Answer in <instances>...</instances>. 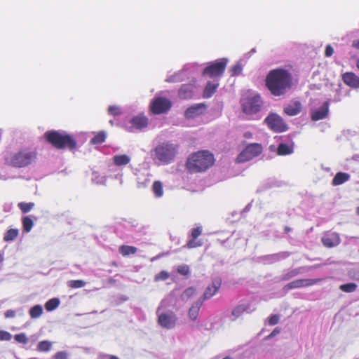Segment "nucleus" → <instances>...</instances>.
I'll return each mask as SVG.
<instances>
[{"mask_svg":"<svg viewBox=\"0 0 359 359\" xmlns=\"http://www.w3.org/2000/svg\"><path fill=\"white\" fill-rule=\"evenodd\" d=\"M203 302V299H198L194 302L188 311L189 317L192 320H196L198 316L199 311Z\"/></svg>","mask_w":359,"mask_h":359,"instance_id":"21","label":"nucleus"},{"mask_svg":"<svg viewBox=\"0 0 359 359\" xmlns=\"http://www.w3.org/2000/svg\"><path fill=\"white\" fill-rule=\"evenodd\" d=\"M14 339L16 341L20 344H26L28 342V339L25 334L20 333L14 336Z\"/></svg>","mask_w":359,"mask_h":359,"instance_id":"42","label":"nucleus"},{"mask_svg":"<svg viewBox=\"0 0 359 359\" xmlns=\"http://www.w3.org/2000/svg\"><path fill=\"white\" fill-rule=\"evenodd\" d=\"M152 191L156 197H161L163 195V184L160 181H155L152 185Z\"/></svg>","mask_w":359,"mask_h":359,"instance_id":"32","label":"nucleus"},{"mask_svg":"<svg viewBox=\"0 0 359 359\" xmlns=\"http://www.w3.org/2000/svg\"><path fill=\"white\" fill-rule=\"evenodd\" d=\"M268 127L274 132L281 133L287 130L283 119L276 114H270L264 120Z\"/></svg>","mask_w":359,"mask_h":359,"instance_id":"10","label":"nucleus"},{"mask_svg":"<svg viewBox=\"0 0 359 359\" xmlns=\"http://www.w3.org/2000/svg\"><path fill=\"white\" fill-rule=\"evenodd\" d=\"M19 234V231L17 229H8L4 236V241L5 242H10L15 240Z\"/></svg>","mask_w":359,"mask_h":359,"instance_id":"30","label":"nucleus"},{"mask_svg":"<svg viewBox=\"0 0 359 359\" xmlns=\"http://www.w3.org/2000/svg\"><path fill=\"white\" fill-rule=\"evenodd\" d=\"M241 104L243 113L251 117L260 111L262 100L259 95H248L241 100Z\"/></svg>","mask_w":359,"mask_h":359,"instance_id":"6","label":"nucleus"},{"mask_svg":"<svg viewBox=\"0 0 359 359\" xmlns=\"http://www.w3.org/2000/svg\"><path fill=\"white\" fill-rule=\"evenodd\" d=\"M197 295L196 288L195 287H189L184 290L181 294V299L183 301H189Z\"/></svg>","mask_w":359,"mask_h":359,"instance_id":"26","label":"nucleus"},{"mask_svg":"<svg viewBox=\"0 0 359 359\" xmlns=\"http://www.w3.org/2000/svg\"><path fill=\"white\" fill-rule=\"evenodd\" d=\"M51 346H52L51 342H50L47 340H43V341H40L38 344L37 349L39 351L47 352L50 350Z\"/></svg>","mask_w":359,"mask_h":359,"instance_id":"36","label":"nucleus"},{"mask_svg":"<svg viewBox=\"0 0 359 359\" xmlns=\"http://www.w3.org/2000/svg\"><path fill=\"white\" fill-rule=\"evenodd\" d=\"M118 250H119V252L123 257H126V256H129L130 255H135L137 251V248L135 246L123 245L119 247Z\"/></svg>","mask_w":359,"mask_h":359,"instance_id":"28","label":"nucleus"},{"mask_svg":"<svg viewBox=\"0 0 359 359\" xmlns=\"http://www.w3.org/2000/svg\"><path fill=\"white\" fill-rule=\"evenodd\" d=\"M35 206V203L33 202H20L18 204V208L21 210V212L24 214L28 213L30 212Z\"/></svg>","mask_w":359,"mask_h":359,"instance_id":"33","label":"nucleus"},{"mask_svg":"<svg viewBox=\"0 0 359 359\" xmlns=\"http://www.w3.org/2000/svg\"><path fill=\"white\" fill-rule=\"evenodd\" d=\"M130 161V158L126 154L115 155L113 157V162L117 166L126 165Z\"/></svg>","mask_w":359,"mask_h":359,"instance_id":"27","label":"nucleus"},{"mask_svg":"<svg viewBox=\"0 0 359 359\" xmlns=\"http://www.w3.org/2000/svg\"><path fill=\"white\" fill-rule=\"evenodd\" d=\"M60 304V300L57 298H52L45 304V308L47 311H51L55 309Z\"/></svg>","mask_w":359,"mask_h":359,"instance_id":"34","label":"nucleus"},{"mask_svg":"<svg viewBox=\"0 0 359 359\" xmlns=\"http://www.w3.org/2000/svg\"><path fill=\"white\" fill-rule=\"evenodd\" d=\"M321 280L322 279L320 278H305L295 280L285 285L283 287V290L285 291H288L292 289L309 287L319 283L320 281H321Z\"/></svg>","mask_w":359,"mask_h":359,"instance_id":"12","label":"nucleus"},{"mask_svg":"<svg viewBox=\"0 0 359 359\" xmlns=\"http://www.w3.org/2000/svg\"><path fill=\"white\" fill-rule=\"evenodd\" d=\"M250 305L249 304H239L236 306L231 312L232 316L234 317L233 320L239 318L245 312H249Z\"/></svg>","mask_w":359,"mask_h":359,"instance_id":"25","label":"nucleus"},{"mask_svg":"<svg viewBox=\"0 0 359 359\" xmlns=\"http://www.w3.org/2000/svg\"><path fill=\"white\" fill-rule=\"evenodd\" d=\"M172 102L165 97H154L149 106L150 112L155 115L167 113L172 107Z\"/></svg>","mask_w":359,"mask_h":359,"instance_id":"7","label":"nucleus"},{"mask_svg":"<svg viewBox=\"0 0 359 359\" xmlns=\"http://www.w3.org/2000/svg\"><path fill=\"white\" fill-rule=\"evenodd\" d=\"M265 85L273 95H283L292 86V74L282 68L272 69L266 77Z\"/></svg>","mask_w":359,"mask_h":359,"instance_id":"1","label":"nucleus"},{"mask_svg":"<svg viewBox=\"0 0 359 359\" xmlns=\"http://www.w3.org/2000/svg\"><path fill=\"white\" fill-rule=\"evenodd\" d=\"M280 332V330L278 328H275L270 334H269L267 337H266V339H271L273 337H275L276 334H279Z\"/></svg>","mask_w":359,"mask_h":359,"instance_id":"50","label":"nucleus"},{"mask_svg":"<svg viewBox=\"0 0 359 359\" xmlns=\"http://www.w3.org/2000/svg\"><path fill=\"white\" fill-rule=\"evenodd\" d=\"M207 109V105L205 103H198L191 106L184 111V116L188 118H194L203 114Z\"/></svg>","mask_w":359,"mask_h":359,"instance_id":"16","label":"nucleus"},{"mask_svg":"<svg viewBox=\"0 0 359 359\" xmlns=\"http://www.w3.org/2000/svg\"><path fill=\"white\" fill-rule=\"evenodd\" d=\"M176 148L172 144L162 143L151 151L153 160H157L161 164H168L173 161L176 155Z\"/></svg>","mask_w":359,"mask_h":359,"instance_id":"5","label":"nucleus"},{"mask_svg":"<svg viewBox=\"0 0 359 359\" xmlns=\"http://www.w3.org/2000/svg\"><path fill=\"white\" fill-rule=\"evenodd\" d=\"M107 138V134L104 131L97 133L94 137L90 140L91 144H100L103 143Z\"/></svg>","mask_w":359,"mask_h":359,"instance_id":"29","label":"nucleus"},{"mask_svg":"<svg viewBox=\"0 0 359 359\" xmlns=\"http://www.w3.org/2000/svg\"><path fill=\"white\" fill-rule=\"evenodd\" d=\"M345 84L352 88H359V77L353 72H346L342 75Z\"/></svg>","mask_w":359,"mask_h":359,"instance_id":"20","label":"nucleus"},{"mask_svg":"<svg viewBox=\"0 0 359 359\" xmlns=\"http://www.w3.org/2000/svg\"><path fill=\"white\" fill-rule=\"evenodd\" d=\"M294 149L292 145L285 143H280L277 148V154L279 156H286L293 153Z\"/></svg>","mask_w":359,"mask_h":359,"instance_id":"24","label":"nucleus"},{"mask_svg":"<svg viewBox=\"0 0 359 359\" xmlns=\"http://www.w3.org/2000/svg\"><path fill=\"white\" fill-rule=\"evenodd\" d=\"M299 273H300V269H294L288 272L283 274L281 277L282 280H288L290 278L297 276Z\"/></svg>","mask_w":359,"mask_h":359,"instance_id":"38","label":"nucleus"},{"mask_svg":"<svg viewBox=\"0 0 359 359\" xmlns=\"http://www.w3.org/2000/svg\"><path fill=\"white\" fill-rule=\"evenodd\" d=\"M169 278V273L165 271H162L154 277L155 281L165 280Z\"/></svg>","mask_w":359,"mask_h":359,"instance_id":"43","label":"nucleus"},{"mask_svg":"<svg viewBox=\"0 0 359 359\" xmlns=\"http://www.w3.org/2000/svg\"><path fill=\"white\" fill-rule=\"evenodd\" d=\"M109 359H118V358L114 355H111Z\"/></svg>","mask_w":359,"mask_h":359,"instance_id":"54","label":"nucleus"},{"mask_svg":"<svg viewBox=\"0 0 359 359\" xmlns=\"http://www.w3.org/2000/svg\"><path fill=\"white\" fill-rule=\"evenodd\" d=\"M67 285L71 288H81L86 285V283L82 280H72L67 282Z\"/></svg>","mask_w":359,"mask_h":359,"instance_id":"39","label":"nucleus"},{"mask_svg":"<svg viewBox=\"0 0 359 359\" xmlns=\"http://www.w3.org/2000/svg\"><path fill=\"white\" fill-rule=\"evenodd\" d=\"M46 140L57 149H67L73 151L77 147L76 140L74 137L66 133H60L57 130H48L45 133Z\"/></svg>","mask_w":359,"mask_h":359,"instance_id":"3","label":"nucleus"},{"mask_svg":"<svg viewBox=\"0 0 359 359\" xmlns=\"http://www.w3.org/2000/svg\"><path fill=\"white\" fill-rule=\"evenodd\" d=\"M242 65L239 63H236L230 69L231 75L233 76H238L242 72Z\"/></svg>","mask_w":359,"mask_h":359,"instance_id":"41","label":"nucleus"},{"mask_svg":"<svg viewBox=\"0 0 359 359\" xmlns=\"http://www.w3.org/2000/svg\"><path fill=\"white\" fill-rule=\"evenodd\" d=\"M290 231H291V229L289 226H285L284 232L285 233H288Z\"/></svg>","mask_w":359,"mask_h":359,"instance_id":"53","label":"nucleus"},{"mask_svg":"<svg viewBox=\"0 0 359 359\" xmlns=\"http://www.w3.org/2000/svg\"><path fill=\"white\" fill-rule=\"evenodd\" d=\"M262 151L263 147L261 144H250L238 155L236 161L239 163L249 161L259 156Z\"/></svg>","mask_w":359,"mask_h":359,"instance_id":"9","label":"nucleus"},{"mask_svg":"<svg viewBox=\"0 0 359 359\" xmlns=\"http://www.w3.org/2000/svg\"><path fill=\"white\" fill-rule=\"evenodd\" d=\"M356 67L359 69V59L357 60Z\"/></svg>","mask_w":359,"mask_h":359,"instance_id":"55","label":"nucleus"},{"mask_svg":"<svg viewBox=\"0 0 359 359\" xmlns=\"http://www.w3.org/2000/svg\"><path fill=\"white\" fill-rule=\"evenodd\" d=\"M12 335L7 331L0 330V341H10Z\"/></svg>","mask_w":359,"mask_h":359,"instance_id":"44","label":"nucleus"},{"mask_svg":"<svg viewBox=\"0 0 359 359\" xmlns=\"http://www.w3.org/2000/svg\"><path fill=\"white\" fill-rule=\"evenodd\" d=\"M228 60L221 58L210 63L203 71V75L210 78H219L224 74Z\"/></svg>","mask_w":359,"mask_h":359,"instance_id":"8","label":"nucleus"},{"mask_svg":"<svg viewBox=\"0 0 359 359\" xmlns=\"http://www.w3.org/2000/svg\"><path fill=\"white\" fill-rule=\"evenodd\" d=\"M4 315L6 318H13L15 316V311L14 310L9 309L5 312Z\"/></svg>","mask_w":359,"mask_h":359,"instance_id":"49","label":"nucleus"},{"mask_svg":"<svg viewBox=\"0 0 359 359\" xmlns=\"http://www.w3.org/2000/svg\"><path fill=\"white\" fill-rule=\"evenodd\" d=\"M356 213L358 215H359V206L356 209Z\"/></svg>","mask_w":359,"mask_h":359,"instance_id":"57","label":"nucleus"},{"mask_svg":"<svg viewBox=\"0 0 359 359\" xmlns=\"http://www.w3.org/2000/svg\"><path fill=\"white\" fill-rule=\"evenodd\" d=\"M219 86V83H213L208 81L203 90V97L204 98L211 97L213 94L216 92Z\"/></svg>","mask_w":359,"mask_h":359,"instance_id":"22","label":"nucleus"},{"mask_svg":"<svg viewBox=\"0 0 359 359\" xmlns=\"http://www.w3.org/2000/svg\"><path fill=\"white\" fill-rule=\"evenodd\" d=\"M321 241L325 247L330 248L338 245L341 239L339 233L327 231L324 233Z\"/></svg>","mask_w":359,"mask_h":359,"instance_id":"15","label":"nucleus"},{"mask_svg":"<svg viewBox=\"0 0 359 359\" xmlns=\"http://www.w3.org/2000/svg\"><path fill=\"white\" fill-rule=\"evenodd\" d=\"M358 285L354 283H348L346 284L341 285L339 286V289L347 293L353 292L356 290Z\"/></svg>","mask_w":359,"mask_h":359,"instance_id":"35","label":"nucleus"},{"mask_svg":"<svg viewBox=\"0 0 359 359\" xmlns=\"http://www.w3.org/2000/svg\"><path fill=\"white\" fill-rule=\"evenodd\" d=\"M161 309V306L158 307L157 310L159 325L165 328L172 327L177 321L176 316L172 312L160 313Z\"/></svg>","mask_w":359,"mask_h":359,"instance_id":"13","label":"nucleus"},{"mask_svg":"<svg viewBox=\"0 0 359 359\" xmlns=\"http://www.w3.org/2000/svg\"><path fill=\"white\" fill-rule=\"evenodd\" d=\"M350 179V175L348 173L339 172H337L332 180V185H341Z\"/></svg>","mask_w":359,"mask_h":359,"instance_id":"23","label":"nucleus"},{"mask_svg":"<svg viewBox=\"0 0 359 359\" xmlns=\"http://www.w3.org/2000/svg\"><path fill=\"white\" fill-rule=\"evenodd\" d=\"M244 137H245V138H248V139H249V138H252V133L251 132H249V131L245 132V133H244Z\"/></svg>","mask_w":359,"mask_h":359,"instance_id":"52","label":"nucleus"},{"mask_svg":"<svg viewBox=\"0 0 359 359\" xmlns=\"http://www.w3.org/2000/svg\"><path fill=\"white\" fill-rule=\"evenodd\" d=\"M302 110V104L300 101L294 100L285 105L283 108V112L290 116L299 114Z\"/></svg>","mask_w":359,"mask_h":359,"instance_id":"17","label":"nucleus"},{"mask_svg":"<svg viewBox=\"0 0 359 359\" xmlns=\"http://www.w3.org/2000/svg\"><path fill=\"white\" fill-rule=\"evenodd\" d=\"M202 233V227L197 226L191 230V238L187 242L186 246L188 248H194L200 247L203 245V243L200 240H197V238Z\"/></svg>","mask_w":359,"mask_h":359,"instance_id":"19","label":"nucleus"},{"mask_svg":"<svg viewBox=\"0 0 359 359\" xmlns=\"http://www.w3.org/2000/svg\"><path fill=\"white\" fill-rule=\"evenodd\" d=\"M113 264L114 266H117V264H116L115 262H113V264Z\"/></svg>","mask_w":359,"mask_h":359,"instance_id":"58","label":"nucleus"},{"mask_svg":"<svg viewBox=\"0 0 359 359\" xmlns=\"http://www.w3.org/2000/svg\"><path fill=\"white\" fill-rule=\"evenodd\" d=\"M42 307L40 305H36L30 309L29 315L32 318H36L42 314Z\"/></svg>","mask_w":359,"mask_h":359,"instance_id":"37","label":"nucleus"},{"mask_svg":"<svg viewBox=\"0 0 359 359\" xmlns=\"http://www.w3.org/2000/svg\"><path fill=\"white\" fill-rule=\"evenodd\" d=\"M269 324L270 325H275L276 324H278V321H279V316L278 315H271L269 318Z\"/></svg>","mask_w":359,"mask_h":359,"instance_id":"46","label":"nucleus"},{"mask_svg":"<svg viewBox=\"0 0 359 359\" xmlns=\"http://www.w3.org/2000/svg\"><path fill=\"white\" fill-rule=\"evenodd\" d=\"M53 359H68V353L66 351H58L53 357Z\"/></svg>","mask_w":359,"mask_h":359,"instance_id":"45","label":"nucleus"},{"mask_svg":"<svg viewBox=\"0 0 359 359\" xmlns=\"http://www.w3.org/2000/svg\"><path fill=\"white\" fill-rule=\"evenodd\" d=\"M334 53V49L330 45H327L325 48V55L326 57H330Z\"/></svg>","mask_w":359,"mask_h":359,"instance_id":"47","label":"nucleus"},{"mask_svg":"<svg viewBox=\"0 0 359 359\" xmlns=\"http://www.w3.org/2000/svg\"><path fill=\"white\" fill-rule=\"evenodd\" d=\"M329 101H326L319 109L313 111L311 116V120L317 121L326 118L329 112Z\"/></svg>","mask_w":359,"mask_h":359,"instance_id":"18","label":"nucleus"},{"mask_svg":"<svg viewBox=\"0 0 359 359\" xmlns=\"http://www.w3.org/2000/svg\"><path fill=\"white\" fill-rule=\"evenodd\" d=\"M352 46L355 49H359V39L353 40L352 42Z\"/></svg>","mask_w":359,"mask_h":359,"instance_id":"51","label":"nucleus"},{"mask_svg":"<svg viewBox=\"0 0 359 359\" xmlns=\"http://www.w3.org/2000/svg\"><path fill=\"white\" fill-rule=\"evenodd\" d=\"M222 359H233V358L230 357V356H226Z\"/></svg>","mask_w":359,"mask_h":359,"instance_id":"56","label":"nucleus"},{"mask_svg":"<svg viewBox=\"0 0 359 359\" xmlns=\"http://www.w3.org/2000/svg\"><path fill=\"white\" fill-rule=\"evenodd\" d=\"M222 285V280L220 278H215L212 280L211 285H208L203 295L199 297V299H203V302L205 300L210 299L215 294H216Z\"/></svg>","mask_w":359,"mask_h":359,"instance_id":"14","label":"nucleus"},{"mask_svg":"<svg viewBox=\"0 0 359 359\" xmlns=\"http://www.w3.org/2000/svg\"><path fill=\"white\" fill-rule=\"evenodd\" d=\"M214 163L213 154L207 150H202L190 155L187 161L186 167L190 172L198 173L206 171L214 165Z\"/></svg>","mask_w":359,"mask_h":359,"instance_id":"2","label":"nucleus"},{"mask_svg":"<svg viewBox=\"0 0 359 359\" xmlns=\"http://www.w3.org/2000/svg\"><path fill=\"white\" fill-rule=\"evenodd\" d=\"M108 113L112 116H116L121 114V108L116 105H111L108 107Z\"/></svg>","mask_w":359,"mask_h":359,"instance_id":"40","label":"nucleus"},{"mask_svg":"<svg viewBox=\"0 0 359 359\" xmlns=\"http://www.w3.org/2000/svg\"><path fill=\"white\" fill-rule=\"evenodd\" d=\"M36 158V149L25 147L8 156L6 162L8 165L15 168H25L35 162Z\"/></svg>","mask_w":359,"mask_h":359,"instance_id":"4","label":"nucleus"},{"mask_svg":"<svg viewBox=\"0 0 359 359\" xmlns=\"http://www.w3.org/2000/svg\"><path fill=\"white\" fill-rule=\"evenodd\" d=\"M22 224L23 231L27 233L29 232L34 226V222L30 216L23 217L22 218Z\"/></svg>","mask_w":359,"mask_h":359,"instance_id":"31","label":"nucleus"},{"mask_svg":"<svg viewBox=\"0 0 359 359\" xmlns=\"http://www.w3.org/2000/svg\"><path fill=\"white\" fill-rule=\"evenodd\" d=\"M189 273V267L187 265L181 266V275L187 276Z\"/></svg>","mask_w":359,"mask_h":359,"instance_id":"48","label":"nucleus"},{"mask_svg":"<svg viewBox=\"0 0 359 359\" xmlns=\"http://www.w3.org/2000/svg\"><path fill=\"white\" fill-rule=\"evenodd\" d=\"M130 124L128 126V131L133 132L134 130H142L146 128L149 125V119L144 114H140L134 116L129 121Z\"/></svg>","mask_w":359,"mask_h":359,"instance_id":"11","label":"nucleus"}]
</instances>
